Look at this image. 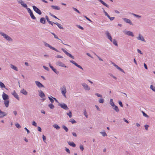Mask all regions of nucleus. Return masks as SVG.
Here are the masks:
<instances>
[{
    "label": "nucleus",
    "instance_id": "nucleus-38",
    "mask_svg": "<svg viewBox=\"0 0 155 155\" xmlns=\"http://www.w3.org/2000/svg\"><path fill=\"white\" fill-rule=\"evenodd\" d=\"M130 14H131V15H134L135 17H137V18H141V16H140V15H137L133 13H130Z\"/></svg>",
    "mask_w": 155,
    "mask_h": 155
},
{
    "label": "nucleus",
    "instance_id": "nucleus-29",
    "mask_svg": "<svg viewBox=\"0 0 155 155\" xmlns=\"http://www.w3.org/2000/svg\"><path fill=\"white\" fill-rule=\"evenodd\" d=\"M21 93H22L23 94H24L25 95H27L28 94V92L27 91H26L25 90H24V89H23L22 90H21L20 91Z\"/></svg>",
    "mask_w": 155,
    "mask_h": 155
},
{
    "label": "nucleus",
    "instance_id": "nucleus-5",
    "mask_svg": "<svg viewBox=\"0 0 155 155\" xmlns=\"http://www.w3.org/2000/svg\"><path fill=\"white\" fill-rule=\"evenodd\" d=\"M58 105L60 106L61 108L65 110H68L69 109L67 105L64 103H59L58 104Z\"/></svg>",
    "mask_w": 155,
    "mask_h": 155
},
{
    "label": "nucleus",
    "instance_id": "nucleus-7",
    "mask_svg": "<svg viewBox=\"0 0 155 155\" xmlns=\"http://www.w3.org/2000/svg\"><path fill=\"white\" fill-rule=\"evenodd\" d=\"M123 32L125 34L127 35L131 36L132 37H134V36L133 33L131 31H124Z\"/></svg>",
    "mask_w": 155,
    "mask_h": 155
},
{
    "label": "nucleus",
    "instance_id": "nucleus-57",
    "mask_svg": "<svg viewBox=\"0 0 155 155\" xmlns=\"http://www.w3.org/2000/svg\"><path fill=\"white\" fill-rule=\"evenodd\" d=\"M70 62H71V63H72L74 64L75 66H76V64H77L73 60L70 61Z\"/></svg>",
    "mask_w": 155,
    "mask_h": 155
},
{
    "label": "nucleus",
    "instance_id": "nucleus-18",
    "mask_svg": "<svg viewBox=\"0 0 155 155\" xmlns=\"http://www.w3.org/2000/svg\"><path fill=\"white\" fill-rule=\"evenodd\" d=\"M137 38L138 40H141L142 41L145 42L146 41L144 39V37L143 36L140 34H139L138 37H137Z\"/></svg>",
    "mask_w": 155,
    "mask_h": 155
},
{
    "label": "nucleus",
    "instance_id": "nucleus-53",
    "mask_svg": "<svg viewBox=\"0 0 155 155\" xmlns=\"http://www.w3.org/2000/svg\"><path fill=\"white\" fill-rule=\"evenodd\" d=\"M28 11V12L29 13V14L31 13L32 12L31 11V10L29 8H28V7H27V8H26Z\"/></svg>",
    "mask_w": 155,
    "mask_h": 155
},
{
    "label": "nucleus",
    "instance_id": "nucleus-55",
    "mask_svg": "<svg viewBox=\"0 0 155 155\" xmlns=\"http://www.w3.org/2000/svg\"><path fill=\"white\" fill-rule=\"evenodd\" d=\"M80 148L81 151H83L84 150V147L83 146L81 145H80Z\"/></svg>",
    "mask_w": 155,
    "mask_h": 155
},
{
    "label": "nucleus",
    "instance_id": "nucleus-22",
    "mask_svg": "<svg viewBox=\"0 0 155 155\" xmlns=\"http://www.w3.org/2000/svg\"><path fill=\"white\" fill-rule=\"evenodd\" d=\"M68 144L73 147H76V144L73 142H68Z\"/></svg>",
    "mask_w": 155,
    "mask_h": 155
},
{
    "label": "nucleus",
    "instance_id": "nucleus-26",
    "mask_svg": "<svg viewBox=\"0 0 155 155\" xmlns=\"http://www.w3.org/2000/svg\"><path fill=\"white\" fill-rule=\"evenodd\" d=\"M54 24L57 25L60 29H64V28L62 26L61 24L58 23V22H55V23H54Z\"/></svg>",
    "mask_w": 155,
    "mask_h": 155
},
{
    "label": "nucleus",
    "instance_id": "nucleus-1",
    "mask_svg": "<svg viewBox=\"0 0 155 155\" xmlns=\"http://www.w3.org/2000/svg\"><path fill=\"white\" fill-rule=\"evenodd\" d=\"M0 34L8 41H12V39L6 34L0 31Z\"/></svg>",
    "mask_w": 155,
    "mask_h": 155
},
{
    "label": "nucleus",
    "instance_id": "nucleus-9",
    "mask_svg": "<svg viewBox=\"0 0 155 155\" xmlns=\"http://www.w3.org/2000/svg\"><path fill=\"white\" fill-rule=\"evenodd\" d=\"M18 3L20 4L24 8H27V6L22 0H18L17 1Z\"/></svg>",
    "mask_w": 155,
    "mask_h": 155
},
{
    "label": "nucleus",
    "instance_id": "nucleus-17",
    "mask_svg": "<svg viewBox=\"0 0 155 155\" xmlns=\"http://www.w3.org/2000/svg\"><path fill=\"white\" fill-rule=\"evenodd\" d=\"M12 94L14 97L16 98L18 100H19L20 99L18 95L16 93L15 91H14L12 93Z\"/></svg>",
    "mask_w": 155,
    "mask_h": 155
},
{
    "label": "nucleus",
    "instance_id": "nucleus-25",
    "mask_svg": "<svg viewBox=\"0 0 155 155\" xmlns=\"http://www.w3.org/2000/svg\"><path fill=\"white\" fill-rule=\"evenodd\" d=\"M103 5L105 6L107 8H109V5L105 3L102 0H98Z\"/></svg>",
    "mask_w": 155,
    "mask_h": 155
},
{
    "label": "nucleus",
    "instance_id": "nucleus-35",
    "mask_svg": "<svg viewBox=\"0 0 155 155\" xmlns=\"http://www.w3.org/2000/svg\"><path fill=\"white\" fill-rule=\"evenodd\" d=\"M100 133L102 135L103 137H104L107 136V135L105 131H104L103 132H100Z\"/></svg>",
    "mask_w": 155,
    "mask_h": 155
},
{
    "label": "nucleus",
    "instance_id": "nucleus-4",
    "mask_svg": "<svg viewBox=\"0 0 155 155\" xmlns=\"http://www.w3.org/2000/svg\"><path fill=\"white\" fill-rule=\"evenodd\" d=\"M34 10L39 15L41 14V10L36 6L33 5L32 6Z\"/></svg>",
    "mask_w": 155,
    "mask_h": 155
},
{
    "label": "nucleus",
    "instance_id": "nucleus-50",
    "mask_svg": "<svg viewBox=\"0 0 155 155\" xmlns=\"http://www.w3.org/2000/svg\"><path fill=\"white\" fill-rule=\"evenodd\" d=\"M49 14L51 16H52V17L54 18H56V19H57L58 20H59V19L55 15H53V14H52L51 13H49Z\"/></svg>",
    "mask_w": 155,
    "mask_h": 155
},
{
    "label": "nucleus",
    "instance_id": "nucleus-28",
    "mask_svg": "<svg viewBox=\"0 0 155 155\" xmlns=\"http://www.w3.org/2000/svg\"><path fill=\"white\" fill-rule=\"evenodd\" d=\"M45 21H46L44 18L42 17L40 19V22L42 24H45Z\"/></svg>",
    "mask_w": 155,
    "mask_h": 155
},
{
    "label": "nucleus",
    "instance_id": "nucleus-48",
    "mask_svg": "<svg viewBox=\"0 0 155 155\" xmlns=\"http://www.w3.org/2000/svg\"><path fill=\"white\" fill-rule=\"evenodd\" d=\"M84 114L87 118V114L85 109L84 110Z\"/></svg>",
    "mask_w": 155,
    "mask_h": 155
},
{
    "label": "nucleus",
    "instance_id": "nucleus-40",
    "mask_svg": "<svg viewBox=\"0 0 155 155\" xmlns=\"http://www.w3.org/2000/svg\"><path fill=\"white\" fill-rule=\"evenodd\" d=\"M48 107L51 109H53L54 108V106L52 104H49L48 105Z\"/></svg>",
    "mask_w": 155,
    "mask_h": 155
},
{
    "label": "nucleus",
    "instance_id": "nucleus-34",
    "mask_svg": "<svg viewBox=\"0 0 155 155\" xmlns=\"http://www.w3.org/2000/svg\"><path fill=\"white\" fill-rule=\"evenodd\" d=\"M117 69L120 71L121 72L124 73V71L121 68H120V67H119V66H118L117 65H116V66L115 67Z\"/></svg>",
    "mask_w": 155,
    "mask_h": 155
},
{
    "label": "nucleus",
    "instance_id": "nucleus-41",
    "mask_svg": "<svg viewBox=\"0 0 155 155\" xmlns=\"http://www.w3.org/2000/svg\"><path fill=\"white\" fill-rule=\"evenodd\" d=\"M99 102L100 103H103L104 102V100L103 99L101 98L99 100Z\"/></svg>",
    "mask_w": 155,
    "mask_h": 155
},
{
    "label": "nucleus",
    "instance_id": "nucleus-24",
    "mask_svg": "<svg viewBox=\"0 0 155 155\" xmlns=\"http://www.w3.org/2000/svg\"><path fill=\"white\" fill-rule=\"evenodd\" d=\"M51 7L54 9L57 10H59L60 9V8L57 6L54 5H51Z\"/></svg>",
    "mask_w": 155,
    "mask_h": 155
},
{
    "label": "nucleus",
    "instance_id": "nucleus-42",
    "mask_svg": "<svg viewBox=\"0 0 155 155\" xmlns=\"http://www.w3.org/2000/svg\"><path fill=\"white\" fill-rule=\"evenodd\" d=\"M150 88L152 90V91H153L155 92V87L153 86L152 85H151L150 86Z\"/></svg>",
    "mask_w": 155,
    "mask_h": 155
},
{
    "label": "nucleus",
    "instance_id": "nucleus-45",
    "mask_svg": "<svg viewBox=\"0 0 155 155\" xmlns=\"http://www.w3.org/2000/svg\"><path fill=\"white\" fill-rule=\"evenodd\" d=\"M49 99L50 100L51 102V103H53L54 102V100H53V99L52 97H48Z\"/></svg>",
    "mask_w": 155,
    "mask_h": 155
},
{
    "label": "nucleus",
    "instance_id": "nucleus-56",
    "mask_svg": "<svg viewBox=\"0 0 155 155\" xmlns=\"http://www.w3.org/2000/svg\"><path fill=\"white\" fill-rule=\"evenodd\" d=\"M32 125L33 126H34L35 127H37V123L34 121H33L32 122Z\"/></svg>",
    "mask_w": 155,
    "mask_h": 155
},
{
    "label": "nucleus",
    "instance_id": "nucleus-27",
    "mask_svg": "<svg viewBox=\"0 0 155 155\" xmlns=\"http://www.w3.org/2000/svg\"><path fill=\"white\" fill-rule=\"evenodd\" d=\"M0 86L1 87V88H4L7 90H8L7 88H6L5 86V84L3 83L1 81H0Z\"/></svg>",
    "mask_w": 155,
    "mask_h": 155
},
{
    "label": "nucleus",
    "instance_id": "nucleus-11",
    "mask_svg": "<svg viewBox=\"0 0 155 155\" xmlns=\"http://www.w3.org/2000/svg\"><path fill=\"white\" fill-rule=\"evenodd\" d=\"M122 19L124 21L126 22V23H128L130 25H133V24L132 23V21L130 19L127 18H123Z\"/></svg>",
    "mask_w": 155,
    "mask_h": 155
},
{
    "label": "nucleus",
    "instance_id": "nucleus-59",
    "mask_svg": "<svg viewBox=\"0 0 155 155\" xmlns=\"http://www.w3.org/2000/svg\"><path fill=\"white\" fill-rule=\"evenodd\" d=\"M118 103H119V104L120 105V106L121 107H123V104H122V102H121V101H118Z\"/></svg>",
    "mask_w": 155,
    "mask_h": 155
},
{
    "label": "nucleus",
    "instance_id": "nucleus-43",
    "mask_svg": "<svg viewBox=\"0 0 155 155\" xmlns=\"http://www.w3.org/2000/svg\"><path fill=\"white\" fill-rule=\"evenodd\" d=\"M142 113H143V114L144 116L146 117H148L149 116L146 114L143 111H142Z\"/></svg>",
    "mask_w": 155,
    "mask_h": 155
},
{
    "label": "nucleus",
    "instance_id": "nucleus-60",
    "mask_svg": "<svg viewBox=\"0 0 155 155\" xmlns=\"http://www.w3.org/2000/svg\"><path fill=\"white\" fill-rule=\"evenodd\" d=\"M43 67L46 70H47L48 71H49V69L48 67L45 66H43Z\"/></svg>",
    "mask_w": 155,
    "mask_h": 155
},
{
    "label": "nucleus",
    "instance_id": "nucleus-33",
    "mask_svg": "<svg viewBox=\"0 0 155 155\" xmlns=\"http://www.w3.org/2000/svg\"><path fill=\"white\" fill-rule=\"evenodd\" d=\"M31 18L33 19H36V17L34 15L33 13L32 12L29 14Z\"/></svg>",
    "mask_w": 155,
    "mask_h": 155
},
{
    "label": "nucleus",
    "instance_id": "nucleus-20",
    "mask_svg": "<svg viewBox=\"0 0 155 155\" xmlns=\"http://www.w3.org/2000/svg\"><path fill=\"white\" fill-rule=\"evenodd\" d=\"M39 95L41 98H43L45 97V95L44 92L41 90L38 91Z\"/></svg>",
    "mask_w": 155,
    "mask_h": 155
},
{
    "label": "nucleus",
    "instance_id": "nucleus-47",
    "mask_svg": "<svg viewBox=\"0 0 155 155\" xmlns=\"http://www.w3.org/2000/svg\"><path fill=\"white\" fill-rule=\"evenodd\" d=\"M70 122H71L72 124H74L76 123L75 120L74 119H71L70 120Z\"/></svg>",
    "mask_w": 155,
    "mask_h": 155
},
{
    "label": "nucleus",
    "instance_id": "nucleus-14",
    "mask_svg": "<svg viewBox=\"0 0 155 155\" xmlns=\"http://www.w3.org/2000/svg\"><path fill=\"white\" fill-rule=\"evenodd\" d=\"M35 83L36 85L39 88L45 87L39 81H35Z\"/></svg>",
    "mask_w": 155,
    "mask_h": 155
},
{
    "label": "nucleus",
    "instance_id": "nucleus-31",
    "mask_svg": "<svg viewBox=\"0 0 155 155\" xmlns=\"http://www.w3.org/2000/svg\"><path fill=\"white\" fill-rule=\"evenodd\" d=\"M110 105L112 107L115 106L114 103L113 102V100L112 99H111L110 100Z\"/></svg>",
    "mask_w": 155,
    "mask_h": 155
},
{
    "label": "nucleus",
    "instance_id": "nucleus-46",
    "mask_svg": "<svg viewBox=\"0 0 155 155\" xmlns=\"http://www.w3.org/2000/svg\"><path fill=\"white\" fill-rule=\"evenodd\" d=\"M72 8L74 11L76 12H77L79 14L80 13V12H79V11L76 8H74V7H73Z\"/></svg>",
    "mask_w": 155,
    "mask_h": 155
},
{
    "label": "nucleus",
    "instance_id": "nucleus-49",
    "mask_svg": "<svg viewBox=\"0 0 155 155\" xmlns=\"http://www.w3.org/2000/svg\"><path fill=\"white\" fill-rule=\"evenodd\" d=\"M15 126L18 128V129L20 128L21 127L20 125L19 124H18V123H17V124H15Z\"/></svg>",
    "mask_w": 155,
    "mask_h": 155
},
{
    "label": "nucleus",
    "instance_id": "nucleus-23",
    "mask_svg": "<svg viewBox=\"0 0 155 155\" xmlns=\"http://www.w3.org/2000/svg\"><path fill=\"white\" fill-rule=\"evenodd\" d=\"M114 107L113 109L114 110L117 112L118 113L120 110L118 107L116 105H115L114 106H113Z\"/></svg>",
    "mask_w": 155,
    "mask_h": 155
},
{
    "label": "nucleus",
    "instance_id": "nucleus-52",
    "mask_svg": "<svg viewBox=\"0 0 155 155\" xmlns=\"http://www.w3.org/2000/svg\"><path fill=\"white\" fill-rule=\"evenodd\" d=\"M75 66H76L77 67L80 68L81 69H82V70H83V69L82 68V67L81 66L78 65V64H76V65Z\"/></svg>",
    "mask_w": 155,
    "mask_h": 155
},
{
    "label": "nucleus",
    "instance_id": "nucleus-13",
    "mask_svg": "<svg viewBox=\"0 0 155 155\" xmlns=\"http://www.w3.org/2000/svg\"><path fill=\"white\" fill-rule=\"evenodd\" d=\"M50 67L51 69L53 71H54L56 74H59V71H58L56 69L54 68L50 63L49 64Z\"/></svg>",
    "mask_w": 155,
    "mask_h": 155
},
{
    "label": "nucleus",
    "instance_id": "nucleus-58",
    "mask_svg": "<svg viewBox=\"0 0 155 155\" xmlns=\"http://www.w3.org/2000/svg\"><path fill=\"white\" fill-rule=\"evenodd\" d=\"M65 151L68 153H70V151L68 148L66 147H65Z\"/></svg>",
    "mask_w": 155,
    "mask_h": 155
},
{
    "label": "nucleus",
    "instance_id": "nucleus-2",
    "mask_svg": "<svg viewBox=\"0 0 155 155\" xmlns=\"http://www.w3.org/2000/svg\"><path fill=\"white\" fill-rule=\"evenodd\" d=\"M60 90L62 94L65 97H66V87L64 85H63L62 87L60 88Z\"/></svg>",
    "mask_w": 155,
    "mask_h": 155
},
{
    "label": "nucleus",
    "instance_id": "nucleus-19",
    "mask_svg": "<svg viewBox=\"0 0 155 155\" xmlns=\"http://www.w3.org/2000/svg\"><path fill=\"white\" fill-rule=\"evenodd\" d=\"M7 115V114L6 112L2 111L0 110V118H2Z\"/></svg>",
    "mask_w": 155,
    "mask_h": 155
},
{
    "label": "nucleus",
    "instance_id": "nucleus-30",
    "mask_svg": "<svg viewBox=\"0 0 155 155\" xmlns=\"http://www.w3.org/2000/svg\"><path fill=\"white\" fill-rule=\"evenodd\" d=\"M11 68L16 71H18L17 68L12 64H11Z\"/></svg>",
    "mask_w": 155,
    "mask_h": 155
},
{
    "label": "nucleus",
    "instance_id": "nucleus-10",
    "mask_svg": "<svg viewBox=\"0 0 155 155\" xmlns=\"http://www.w3.org/2000/svg\"><path fill=\"white\" fill-rule=\"evenodd\" d=\"M105 34L106 35L107 38L110 40V41H112V39L111 36L110 34L109 33L108 31H107L105 32Z\"/></svg>",
    "mask_w": 155,
    "mask_h": 155
},
{
    "label": "nucleus",
    "instance_id": "nucleus-63",
    "mask_svg": "<svg viewBox=\"0 0 155 155\" xmlns=\"http://www.w3.org/2000/svg\"><path fill=\"white\" fill-rule=\"evenodd\" d=\"M84 17L88 21H91V22H92V21L88 18L86 16H84Z\"/></svg>",
    "mask_w": 155,
    "mask_h": 155
},
{
    "label": "nucleus",
    "instance_id": "nucleus-36",
    "mask_svg": "<svg viewBox=\"0 0 155 155\" xmlns=\"http://www.w3.org/2000/svg\"><path fill=\"white\" fill-rule=\"evenodd\" d=\"M67 114L69 116L70 118H71L72 116L71 111L70 110L69 111L68 113H67Z\"/></svg>",
    "mask_w": 155,
    "mask_h": 155
},
{
    "label": "nucleus",
    "instance_id": "nucleus-44",
    "mask_svg": "<svg viewBox=\"0 0 155 155\" xmlns=\"http://www.w3.org/2000/svg\"><path fill=\"white\" fill-rule=\"evenodd\" d=\"M95 95L97 96L98 97H102V95L100 94H99L97 93H96L95 94Z\"/></svg>",
    "mask_w": 155,
    "mask_h": 155
},
{
    "label": "nucleus",
    "instance_id": "nucleus-12",
    "mask_svg": "<svg viewBox=\"0 0 155 155\" xmlns=\"http://www.w3.org/2000/svg\"><path fill=\"white\" fill-rule=\"evenodd\" d=\"M82 86L84 88L85 90L89 91L90 88L85 83H83L81 84Z\"/></svg>",
    "mask_w": 155,
    "mask_h": 155
},
{
    "label": "nucleus",
    "instance_id": "nucleus-37",
    "mask_svg": "<svg viewBox=\"0 0 155 155\" xmlns=\"http://www.w3.org/2000/svg\"><path fill=\"white\" fill-rule=\"evenodd\" d=\"M63 128L65 130L66 132H67L68 131V129L67 128V127L64 125H63L62 126Z\"/></svg>",
    "mask_w": 155,
    "mask_h": 155
},
{
    "label": "nucleus",
    "instance_id": "nucleus-32",
    "mask_svg": "<svg viewBox=\"0 0 155 155\" xmlns=\"http://www.w3.org/2000/svg\"><path fill=\"white\" fill-rule=\"evenodd\" d=\"M53 127L57 130H59L60 128V126L57 124H54Z\"/></svg>",
    "mask_w": 155,
    "mask_h": 155
},
{
    "label": "nucleus",
    "instance_id": "nucleus-64",
    "mask_svg": "<svg viewBox=\"0 0 155 155\" xmlns=\"http://www.w3.org/2000/svg\"><path fill=\"white\" fill-rule=\"evenodd\" d=\"M137 51L138 53L140 54H143V53L139 49H137Z\"/></svg>",
    "mask_w": 155,
    "mask_h": 155
},
{
    "label": "nucleus",
    "instance_id": "nucleus-16",
    "mask_svg": "<svg viewBox=\"0 0 155 155\" xmlns=\"http://www.w3.org/2000/svg\"><path fill=\"white\" fill-rule=\"evenodd\" d=\"M2 97L4 100H6L8 99L9 97L8 95L4 92H3L2 94Z\"/></svg>",
    "mask_w": 155,
    "mask_h": 155
},
{
    "label": "nucleus",
    "instance_id": "nucleus-8",
    "mask_svg": "<svg viewBox=\"0 0 155 155\" xmlns=\"http://www.w3.org/2000/svg\"><path fill=\"white\" fill-rule=\"evenodd\" d=\"M61 49L68 56L71 57L73 59H74V56L72 55L71 54L68 52L63 48H61Z\"/></svg>",
    "mask_w": 155,
    "mask_h": 155
},
{
    "label": "nucleus",
    "instance_id": "nucleus-51",
    "mask_svg": "<svg viewBox=\"0 0 155 155\" xmlns=\"http://www.w3.org/2000/svg\"><path fill=\"white\" fill-rule=\"evenodd\" d=\"M42 138L44 141L46 143H47L45 141V140H46V138L45 136L44 135H42Z\"/></svg>",
    "mask_w": 155,
    "mask_h": 155
},
{
    "label": "nucleus",
    "instance_id": "nucleus-61",
    "mask_svg": "<svg viewBox=\"0 0 155 155\" xmlns=\"http://www.w3.org/2000/svg\"><path fill=\"white\" fill-rule=\"evenodd\" d=\"M111 21H112L113 20H114L115 18L114 17H110V16H109L108 18Z\"/></svg>",
    "mask_w": 155,
    "mask_h": 155
},
{
    "label": "nucleus",
    "instance_id": "nucleus-39",
    "mask_svg": "<svg viewBox=\"0 0 155 155\" xmlns=\"http://www.w3.org/2000/svg\"><path fill=\"white\" fill-rule=\"evenodd\" d=\"M113 43V44L115 45L116 46H118V44H117V41L115 40L114 39L113 40H112V41Z\"/></svg>",
    "mask_w": 155,
    "mask_h": 155
},
{
    "label": "nucleus",
    "instance_id": "nucleus-6",
    "mask_svg": "<svg viewBox=\"0 0 155 155\" xmlns=\"http://www.w3.org/2000/svg\"><path fill=\"white\" fill-rule=\"evenodd\" d=\"M56 64L57 65L59 66L62 67H64V68H67V67L62 62L59 61H57L56 63Z\"/></svg>",
    "mask_w": 155,
    "mask_h": 155
},
{
    "label": "nucleus",
    "instance_id": "nucleus-54",
    "mask_svg": "<svg viewBox=\"0 0 155 155\" xmlns=\"http://www.w3.org/2000/svg\"><path fill=\"white\" fill-rule=\"evenodd\" d=\"M94 54L98 58L99 60L100 61H103V60L102 59H101L100 57H99V56L97 55L95 53H94Z\"/></svg>",
    "mask_w": 155,
    "mask_h": 155
},
{
    "label": "nucleus",
    "instance_id": "nucleus-62",
    "mask_svg": "<svg viewBox=\"0 0 155 155\" xmlns=\"http://www.w3.org/2000/svg\"><path fill=\"white\" fill-rule=\"evenodd\" d=\"M149 127V125H145L144 126V127L145 128V129L147 130L148 129V127Z\"/></svg>",
    "mask_w": 155,
    "mask_h": 155
},
{
    "label": "nucleus",
    "instance_id": "nucleus-21",
    "mask_svg": "<svg viewBox=\"0 0 155 155\" xmlns=\"http://www.w3.org/2000/svg\"><path fill=\"white\" fill-rule=\"evenodd\" d=\"M9 101L8 99L6 100H4V103L5 105V107H7L9 106Z\"/></svg>",
    "mask_w": 155,
    "mask_h": 155
},
{
    "label": "nucleus",
    "instance_id": "nucleus-3",
    "mask_svg": "<svg viewBox=\"0 0 155 155\" xmlns=\"http://www.w3.org/2000/svg\"><path fill=\"white\" fill-rule=\"evenodd\" d=\"M43 43L44 44L45 46L46 47H48L50 49H51L53 50H54L55 51H56L59 52L58 51V50H57L56 49L54 48L51 46V45H50L48 44L46 42L44 41Z\"/></svg>",
    "mask_w": 155,
    "mask_h": 155
},
{
    "label": "nucleus",
    "instance_id": "nucleus-15",
    "mask_svg": "<svg viewBox=\"0 0 155 155\" xmlns=\"http://www.w3.org/2000/svg\"><path fill=\"white\" fill-rule=\"evenodd\" d=\"M51 34H52L54 36V38L56 39H58V40H60L61 41V42L64 45H67V46H69L70 47H71V46L69 45H68V44H64V43H63V42H62V41H61V39H59V38L54 33H52V32H51Z\"/></svg>",
    "mask_w": 155,
    "mask_h": 155
}]
</instances>
